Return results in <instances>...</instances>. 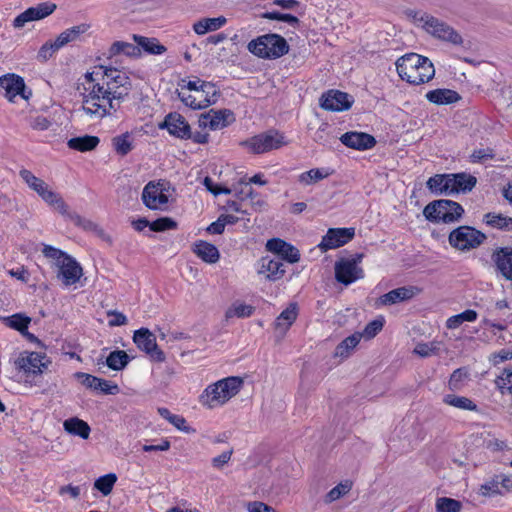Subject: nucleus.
Returning <instances> with one entry per match:
<instances>
[{"label": "nucleus", "mask_w": 512, "mask_h": 512, "mask_svg": "<svg viewBox=\"0 0 512 512\" xmlns=\"http://www.w3.org/2000/svg\"><path fill=\"white\" fill-rule=\"evenodd\" d=\"M406 15L434 38L454 45L463 42L462 36L453 27L426 12L409 9Z\"/></svg>", "instance_id": "obj_1"}, {"label": "nucleus", "mask_w": 512, "mask_h": 512, "mask_svg": "<svg viewBox=\"0 0 512 512\" xmlns=\"http://www.w3.org/2000/svg\"><path fill=\"white\" fill-rule=\"evenodd\" d=\"M247 49L258 58L274 60L286 55L290 46L283 36L267 33L251 40Z\"/></svg>", "instance_id": "obj_2"}, {"label": "nucleus", "mask_w": 512, "mask_h": 512, "mask_svg": "<svg viewBox=\"0 0 512 512\" xmlns=\"http://www.w3.org/2000/svg\"><path fill=\"white\" fill-rule=\"evenodd\" d=\"M243 380L240 377L231 376L209 385L200 396V402L209 408L223 405L241 389Z\"/></svg>", "instance_id": "obj_3"}, {"label": "nucleus", "mask_w": 512, "mask_h": 512, "mask_svg": "<svg viewBox=\"0 0 512 512\" xmlns=\"http://www.w3.org/2000/svg\"><path fill=\"white\" fill-rule=\"evenodd\" d=\"M463 214L464 208L458 202L448 199L434 200L423 210L425 218L432 223H455L462 218Z\"/></svg>", "instance_id": "obj_4"}, {"label": "nucleus", "mask_w": 512, "mask_h": 512, "mask_svg": "<svg viewBox=\"0 0 512 512\" xmlns=\"http://www.w3.org/2000/svg\"><path fill=\"white\" fill-rule=\"evenodd\" d=\"M486 235L471 226H460L449 234V244L460 251H469L479 247L486 240Z\"/></svg>", "instance_id": "obj_5"}, {"label": "nucleus", "mask_w": 512, "mask_h": 512, "mask_svg": "<svg viewBox=\"0 0 512 512\" xmlns=\"http://www.w3.org/2000/svg\"><path fill=\"white\" fill-rule=\"evenodd\" d=\"M46 358L44 354L38 352H30L25 356H21L17 360V365L20 370L25 373L24 382L30 385H38V377L42 374L43 369L47 368V362H43Z\"/></svg>", "instance_id": "obj_6"}, {"label": "nucleus", "mask_w": 512, "mask_h": 512, "mask_svg": "<svg viewBox=\"0 0 512 512\" xmlns=\"http://www.w3.org/2000/svg\"><path fill=\"white\" fill-rule=\"evenodd\" d=\"M253 153L262 154L278 149L285 144L284 136L276 130H269L251 137L244 143Z\"/></svg>", "instance_id": "obj_7"}, {"label": "nucleus", "mask_w": 512, "mask_h": 512, "mask_svg": "<svg viewBox=\"0 0 512 512\" xmlns=\"http://www.w3.org/2000/svg\"><path fill=\"white\" fill-rule=\"evenodd\" d=\"M133 341L136 346L155 362H164L166 357L164 352L159 349L155 335L147 328L136 330L133 335Z\"/></svg>", "instance_id": "obj_8"}, {"label": "nucleus", "mask_w": 512, "mask_h": 512, "mask_svg": "<svg viewBox=\"0 0 512 512\" xmlns=\"http://www.w3.org/2000/svg\"><path fill=\"white\" fill-rule=\"evenodd\" d=\"M354 98L346 92L331 89L320 98V107L327 111H345L351 108Z\"/></svg>", "instance_id": "obj_9"}, {"label": "nucleus", "mask_w": 512, "mask_h": 512, "mask_svg": "<svg viewBox=\"0 0 512 512\" xmlns=\"http://www.w3.org/2000/svg\"><path fill=\"white\" fill-rule=\"evenodd\" d=\"M334 269L336 280L345 286L364 277L363 269L358 267L355 259H341L335 263Z\"/></svg>", "instance_id": "obj_10"}, {"label": "nucleus", "mask_w": 512, "mask_h": 512, "mask_svg": "<svg viewBox=\"0 0 512 512\" xmlns=\"http://www.w3.org/2000/svg\"><path fill=\"white\" fill-rule=\"evenodd\" d=\"M235 121L234 113L229 109L214 110L202 114L199 118V126L218 130L227 127Z\"/></svg>", "instance_id": "obj_11"}, {"label": "nucleus", "mask_w": 512, "mask_h": 512, "mask_svg": "<svg viewBox=\"0 0 512 512\" xmlns=\"http://www.w3.org/2000/svg\"><path fill=\"white\" fill-rule=\"evenodd\" d=\"M56 9V4L51 2H43L34 7H30L26 9L24 12L20 13L13 20V27L16 29L22 28L26 23L36 20H41L50 14H52Z\"/></svg>", "instance_id": "obj_12"}, {"label": "nucleus", "mask_w": 512, "mask_h": 512, "mask_svg": "<svg viewBox=\"0 0 512 512\" xmlns=\"http://www.w3.org/2000/svg\"><path fill=\"white\" fill-rule=\"evenodd\" d=\"M495 272L507 281L512 282V247H498L491 254Z\"/></svg>", "instance_id": "obj_13"}, {"label": "nucleus", "mask_w": 512, "mask_h": 512, "mask_svg": "<svg viewBox=\"0 0 512 512\" xmlns=\"http://www.w3.org/2000/svg\"><path fill=\"white\" fill-rule=\"evenodd\" d=\"M354 236V228H329L326 235L323 236L319 247L323 251L335 249L347 244Z\"/></svg>", "instance_id": "obj_14"}, {"label": "nucleus", "mask_w": 512, "mask_h": 512, "mask_svg": "<svg viewBox=\"0 0 512 512\" xmlns=\"http://www.w3.org/2000/svg\"><path fill=\"white\" fill-rule=\"evenodd\" d=\"M159 128L167 129L169 134L179 139H188L191 136L189 123L177 112L166 115L164 121L159 124Z\"/></svg>", "instance_id": "obj_15"}, {"label": "nucleus", "mask_w": 512, "mask_h": 512, "mask_svg": "<svg viewBox=\"0 0 512 512\" xmlns=\"http://www.w3.org/2000/svg\"><path fill=\"white\" fill-rule=\"evenodd\" d=\"M165 187L163 183H147L142 192L143 203L149 209L156 210L168 203V196L164 193Z\"/></svg>", "instance_id": "obj_16"}, {"label": "nucleus", "mask_w": 512, "mask_h": 512, "mask_svg": "<svg viewBox=\"0 0 512 512\" xmlns=\"http://www.w3.org/2000/svg\"><path fill=\"white\" fill-rule=\"evenodd\" d=\"M24 89L25 82L22 77L10 73L0 77V94L10 102H13L17 95L27 98L24 94Z\"/></svg>", "instance_id": "obj_17"}, {"label": "nucleus", "mask_w": 512, "mask_h": 512, "mask_svg": "<svg viewBox=\"0 0 512 512\" xmlns=\"http://www.w3.org/2000/svg\"><path fill=\"white\" fill-rule=\"evenodd\" d=\"M422 289L417 286H403L383 294L378 299V304L383 306H391L401 302L408 301L419 295Z\"/></svg>", "instance_id": "obj_18"}, {"label": "nucleus", "mask_w": 512, "mask_h": 512, "mask_svg": "<svg viewBox=\"0 0 512 512\" xmlns=\"http://www.w3.org/2000/svg\"><path fill=\"white\" fill-rule=\"evenodd\" d=\"M99 95H83L81 110L91 118L101 119L111 115L112 108Z\"/></svg>", "instance_id": "obj_19"}, {"label": "nucleus", "mask_w": 512, "mask_h": 512, "mask_svg": "<svg viewBox=\"0 0 512 512\" xmlns=\"http://www.w3.org/2000/svg\"><path fill=\"white\" fill-rule=\"evenodd\" d=\"M340 141L348 148L355 150H368L376 145V139L365 132L349 131L340 137Z\"/></svg>", "instance_id": "obj_20"}, {"label": "nucleus", "mask_w": 512, "mask_h": 512, "mask_svg": "<svg viewBox=\"0 0 512 512\" xmlns=\"http://www.w3.org/2000/svg\"><path fill=\"white\" fill-rule=\"evenodd\" d=\"M83 274L80 264L70 256L62 265L57 269V277L61 279L64 286L74 285L79 281Z\"/></svg>", "instance_id": "obj_21"}, {"label": "nucleus", "mask_w": 512, "mask_h": 512, "mask_svg": "<svg viewBox=\"0 0 512 512\" xmlns=\"http://www.w3.org/2000/svg\"><path fill=\"white\" fill-rule=\"evenodd\" d=\"M427 59V57L416 53H409L400 57L396 61L398 75L402 80H406L408 78V74H415V69L422 65V63H426Z\"/></svg>", "instance_id": "obj_22"}, {"label": "nucleus", "mask_w": 512, "mask_h": 512, "mask_svg": "<svg viewBox=\"0 0 512 512\" xmlns=\"http://www.w3.org/2000/svg\"><path fill=\"white\" fill-rule=\"evenodd\" d=\"M19 175L28 187L35 191L43 201L46 202V200L52 197L53 191L49 189L48 184L44 180L36 177L31 171L21 169Z\"/></svg>", "instance_id": "obj_23"}, {"label": "nucleus", "mask_w": 512, "mask_h": 512, "mask_svg": "<svg viewBox=\"0 0 512 512\" xmlns=\"http://www.w3.org/2000/svg\"><path fill=\"white\" fill-rule=\"evenodd\" d=\"M298 315V306L296 303H290L283 310L275 321V330L279 337H283L291 325L295 322Z\"/></svg>", "instance_id": "obj_24"}, {"label": "nucleus", "mask_w": 512, "mask_h": 512, "mask_svg": "<svg viewBox=\"0 0 512 512\" xmlns=\"http://www.w3.org/2000/svg\"><path fill=\"white\" fill-rule=\"evenodd\" d=\"M450 177V174H436L427 180V188L435 195H451Z\"/></svg>", "instance_id": "obj_25"}, {"label": "nucleus", "mask_w": 512, "mask_h": 512, "mask_svg": "<svg viewBox=\"0 0 512 512\" xmlns=\"http://www.w3.org/2000/svg\"><path fill=\"white\" fill-rule=\"evenodd\" d=\"M452 189H451V195L458 194L460 192L466 193L471 191L476 183L477 179L476 177L466 174V173H456V174H450Z\"/></svg>", "instance_id": "obj_26"}, {"label": "nucleus", "mask_w": 512, "mask_h": 512, "mask_svg": "<svg viewBox=\"0 0 512 512\" xmlns=\"http://www.w3.org/2000/svg\"><path fill=\"white\" fill-rule=\"evenodd\" d=\"M193 252L206 263H216L220 258L217 247L206 241L199 240L194 244Z\"/></svg>", "instance_id": "obj_27"}, {"label": "nucleus", "mask_w": 512, "mask_h": 512, "mask_svg": "<svg viewBox=\"0 0 512 512\" xmlns=\"http://www.w3.org/2000/svg\"><path fill=\"white\" fill-rule=\"evenodd\" d=\"M460 95L451 89H435L426 94V99L437 105H448L460 100Z\"/></svg>", "instance_id": "obj_28"}, {"label": "nucleus", "mask_w": 512, "mask_h": 512, "mask_svg": "<svg viewBox=\"0 0 512 512\" xmlns=\"http://www.w3.org/2000/svg\"><path fill=\"white\" fill-rule=\"evenodd\" d=\"M103 70V78L106 79V82L110 86H118L117 88H125L132 89V83L130 78L126 75V73L117 70L116 68H104L100 67Z\"/></svg>", "instance_id": "obj_29"}, {"label": "nucleus", "mask_w": 512, "mask_h": 512, "mask_svg": "<svg viewBox=\"0 0 512 512\" xmlns=\"http://www.w3.org/2000/svg\"><path fill=\"white\" fill-rule=\"evenodd\" d=\"M414 73L415 74L411 75L408 74L406 81L414 85H420L429 82L434 77L435 68L433 63L427 59L426 63H422V65L418 66Z\"/></svg>", "instance_id": "obj_30"}, {"label": "nucleus", "mask_w": 512, "mask_h": 512, "mask_svg": "<svg viewBox=\"0 0 512 512\" xmlns=\"http://www.w3.org/2000/svg\"><path fill=\"white\" fill-rule=\"evenodd\" d=\"M267 272V278L269 280L275 281L283 277L285 270L283 269V263L281 259L274 258L270 259L268 257H264L261 259V269L259 273Z\"/></svg>", "instance_id": "obj_31"}, {"label": "nucleus", "mask_w": 512, "mask_h": 512, "mask_svg": "<svg viewBox=\"0 0 512 512\" xmlns=\"http://www.w3.org/2000/svg\"><path fill=\"white\" fill-rule=\"evenodd\" d=\"M63 427L67 433L82 439H88L91 431L88 423L78 417L66 419L63 422Z\"/></svg>", "instance_id": "obj_32"}, {"label": "nucleus", "mask_w": 512, "mask_h": 512, "mask_svg": "<svg viewBox=\"0 0 512 512\" xmlns=\"http://www.w3.org/2000/svg\"><path fill=\"white\" fill-rule=\"evenodd\" d=\"M483 221L491 228L505 232L512 231V217L505 216L501 213L489 212L484 215Z\"/></svg>", "instance_id": "obj_33"}, {"label": "nucleus", "mask_w": 512, "mask_h": 512, "mask_svg": "<svg viewBox=\"0 0 512 512\" xmlns=\"http://www.w3.org/2000/svg\"><path fill=\"white\" fill-rule=\"evenodd\" d=\"M100 140L97 136L84 135L81 137H74L68 140L67 145L70 149L80 152H88L94 150Z\"/></svg>", "instance_id": "obj_34"}, {"label": "nucleus", "mask_w": 512, "mask_h": 512, "mask_svg": "<svg viewBox=\"0 0 512 512\" xmlns=\"http://www.w3.org/2000/svg\"><path fill=\"white\" fill-rule=\"evenodd\" d=\"M120 54L133 58H138L141 56V50L137 45H134L132 43L116 41L110 46L108 50V57L112 58Z\"/></svg>", "instance_id": "obj_35"}, {"label": "nucleus", "mask_w": 512, "mask_h": 512, "mask_svg": "<svg viewBox=\"0 0 512 512\" xmlns=\"http://www.w3.org/2000/svg\"><path fill=\"white\" fill-rule=\"evenodd\" d=\"M85 91L87 93H84L83 95H99L101 96L103 102H107L108 107L113 109V112H116L120 105L119 103H111V99L109 98L108 91H110L112 88L110 85L107 84H100V83H92L90 86H85Z\"/></svg>", "instance_id": "obj_36"}, {"label": "nucleus", "mask_w": 512, "mask_h": 512, "mask_svg": "<svg viewBox=\"0 0 512 512\" xmlns=\"http://www.w3.org/2000/svg\"><path fill=\"white\" fill-rule=\"evenodd\" d=\"M137 46L145 52L153 55H160L166 51V47L159 43L155 38H148L140 35H133Z\"/></svg>", "instance_id": "obj_37"}, {"label": "nucleus", "mask_w": 512, "mask_h": 512, "mask_svg": "<svg viewBox=\"0 0 512 512\" xmlns=\"http://www.w3.org/2000/svg\"><path fill=\"white\" fill-rule=\"evenodd\" d=\"M361 338L362 334H360V332H356L346 337L336 346L334 355L336 357L347 358L353 349L359 344Z\"/></svg>", "instance_id": "obj_38"}, {"label": "nucleus", "mask_w": 512, "mask_h": 512, "mask_svg": "<svg viewBox=\"0 0 512 512\" xmlns=\"http://www.w3.org/2000/svg\"><path fill=\"white\" fill-rule=\"evenodd\" d=\"M226 23V18L223 16L217 18H203L193 25L196 34L203 35L209 31H215L221 28Z\"/></svg>", "instance_id": "obj_39"}, {"label": "nucleus", "mask_w": 512, "mask_h": 512, "mask_svg": "<svg viewBox=\"0 0 512 512\" xmlns=\"http://www.w3.org/2000/svg\"><path fill=\"white\" fill-rule=\"evenodd\" d=\"M86 30L87 26L85 24L66 29L56 38V48H62L68 43L76 41Z\"/></svg>", "instance_id": "obj_40"}, {"label": "nucleus", "mask_w": 512, "mask_h": 512, "mask_svg": "<svg viewBox=\"0 0 512 512\" xmlns=\"http://www.w3.org/2000/svg\"><path fill=\"white\" fill-rule=\"evenodd\" d=\"M130 362V357L124 350H114L106 358V365L115 371L123 370Z\"/></svg>", "instance_id": "obj_41"}, {"label": "nucleus", "mask_w": 512, "mask_h": 512, "mask_svg": "<svg viewBox=\"0 0 512 512\" xmlns=\"http://www.w3.org/2000/svg\"><path fill=\"white\" fill-rule=\"evenodd\" d=\"M443 402L447 405L456 407L462 410L476 411L477 405L467 397L457 396L454 394H447L443 398Z\"/></svg>", "instance_id": "obj_42"}, {"label": "nucleus", "mask_w": 512, "mask_h": 512, "mask_svg": "<svg viewBox=\"0 0 512 512\" xmlns=\"http://www.w3.org/2000/svg\"><path fill=\"white\" fill-rule=\"evenodd\" d=\"M3 321L6 326L17 330L20 333H27L31 318L23 314L16 313L12 316L5 317Z\"/></svg>", "instance_id": "obj_43"}, {"label": "nucleus", "mask_w": 512, "mask_h": 512, "mask_svg": "<svg viewBox=\"0 0 512 512\" xmlns=\"http://www.w3.org/2000/svg\"><path fill=\"white\" fill-rule=\"evenodd\" d=\"M178 98L188 107L193 110H201L209 107L215 103V99L204 98L203 100L197 101L192 95H186L184 92L176 91Z\"/></svg>", "instance_id": "obj_44"}, {"label": "nucleus", "mask_w": 512, "mask_h": 512, "mask_svg": "<svg viewBox=\"0 0 512 512\" xmlns=\"http://www.w3.org/2000/svg\"><path fill=\"white\" fill-rule=\"evenodd\" d=\"M42 253L46 258L52 261V264L57 269L62 265V262L67 261L70 257L66 252L51 245H43Z\"/></svg>", "instance_id": "obj_45"}, {"label": "nucleus", "mask_w": 512, "mask_h": 512, "mask_svg": "<svg viewBox=\"0 0 512 512\" xmlns=\"http://www.w3.org/2000/svg\"><path fill=\"white\" fill-rule=\"evenodd\" d=\"M159 415L166 419L170 424L176 427L180 431L190 432V427L186 425V420L181 415L172 414L168 408H158Z\"/></svg>", "instance_id": "obj_46"}, {"label": "nucleus", "mask_w": 512, "mask_h": 512, "mask_svg": "<svg viewBox=\"0 0 512 512\" xmlns=\"http://www.w3.org/2000/svg\"><path fill=\"white\" fill-rule=\"evenodd\" d=\"M116 481V474L109 473L97 478L94 482V488L101 492L103 496H107L112 492Z\"/></svg>", "instance_id": "obj_47"}, {"label": "nucleus", "mask_w": 512, "mask_h": 512, "mask_svg": "<svg viewBox=\"0 0 512 512\" xmlns=\"http://www.w3.org/2000/svg\"><path fill=\"white\" fill-rule=\"evenodd\" d=\"M477 316H478V314L476 311L468 309L460 314L450 317L446 322V326L448 329H456L465 321H467V322L475 321L477 319Z\"/></svg>", "instance_id": "obj_48"}, {"label": "nucleus", "mask_w": 512, "mask_h": 512, "mask_svg": "<svg viewBox=\"0 0 512 512\" xmlns=\"http://www.w3.org/2000/svg\"><path fill=\"white\" fill-rule=\"evenodd\" d=\"M112 144L117 154L121 156L127 155L133 148L128 132L114 137Z\"/></svg>", "instance_id": "obj_49"}, {"label": "nucleus", "mask_w": 512, "mask_h": 512, "mask_svg": "<svg viewBox=\"0 0 512 512\" xmlns=\"http://www.w3.org/2000/svg\"><path fill=\"white\" fill-rule=\"evenodd\" d=\"M46 203L52 206L55 210H57L63 216L69 218L71 220V215H77L75 212H71L69 210L68 205L65 203L63 198L57 194L56 192H52V197L46 200Z\"/></svg>", "instance_id": "obj_50"}, {"label": "nucleus", "mask_w": 512, "mask_h": 512, "mask_svg": "<svg viewBox=\"0 0 512 512\" xmlns=\"http://www.w3.org/2000/svg\"><path fill=\"white\" fill-rule=\"evenodd\" d=\"M479 494L484 497L503 495L497 475L483 483L479 488Z\"/></svg>", "instance_id": "obj_51"}, {"label": "nucleus", "mask_w": 512, "mask_h": 512, "mask_svg": "<svg viewBox=\"0 0 512 512\" xmlns=\"http://www.w3.org/2000/svg\"><path fill=\"white\" fill-rule=\"evenodd\" d=\"M462 503L456 499L440 497L436 501L437 512H461Z\"/></svg>", "instance_id": "obj_52"}, {"label": "nucleus", "mask_w": 512, "mask_h": 512, "mask_svg": "<svg viewBox=\"0 0 512 512\" xmlns=\"http://www.w3.org/2000/svg\"><path fill=\"white\" fill-rule=\"evenodd\" d=\"M328 175L329 173L323 169L315 168L300 174L299 182L305 185H311L319 180L326 178Z\"/></svg>", "instance_id": "obj_53"}, {"label": "nucleus", "mask_w": 512, "mask_h": 512, "mask_svg": "<svg viewBox=\"0 0 512 512\" xmlns=\"http://www.w3.org/2000/svg\"><path fill=\"white\" fill-rule=\"evenodd\" d=\"M254 312V307L251 305L243 304V303H235L231 308L226 311V317H238L245 318L252 315Z\"/></svg>", "instance_id": "obj_54"}, {"label": "nucleus", "mask_w": 512, "mask_h": 512, "mask_svg": "<svg viewBox=\"0 0 512 512\" xmlns=\"http://www.w3.org/2000/svg\"><path fill=\"white\" fill-rule=\"evenodd\" d=\"M496 384L502 394L509 393L512 395V367L504 369L502 375L496 380Z\"/></svg>", "instance_id": "obj_55"}, {"label": "nucleus", "mask_w": 512, "mask_h": 512, "mask_svg": "<svg viewBox=\"0 0 512 512\" xmlns=\"http://www.w3.org/2000/svg\"><path fill=\"white\" fill-rule=\"evenodd\" d=\"M495 157V152L492 148H480L476 149L470 155V161L472 163H485L488 160H492Z\"/></svg>", "instance_id": "obj_56"}, {"label": "nucleus", "mask_w": 512, "mask_h": 512, "mask_svg": "<svg viewBox=\"0 0 512 512\" xmlns=\"http://www.w3.org/2000/svg\"><path fill=\"white\" fill-rule=\"evenodd\" d=\"M178 85L181 87V89H188L190 91H200L204 90L205 88H214V84L211 82L203 81L199 78L196 80H190L186 81L185 79H182Z\"/></svg>", "instance_id": "obj_57"}, {"label": "nucleus", "mask_w": 512, "mask_h": 512, "mask_svg": "<svg viewBox=\"0 0 512 512\" xmlns=\"http://www.w3.org/2000/svg\"><path fill=\"white\" fill-rule=\"evenodd\" d=\"M383 326L384 319L382 317L369 322L361 333L362 337H365L366 339L375 337L382 330Z\"/></svg>", "instance_id": "obj_58"}, {"label": "nucleus", "mask_w": 512, "mask_h": 512, "mask_svg": "<svg viewBox=\"0 0 512 512\" xmlns=\"http://www.w3.org/2000/svg\"><path fill=\"white\" fill-rule=\"evenodd\" d=\"M176 222L169 217L159 218L150 224V229L155 232H163L176 228Z\"/></svg>", "instance_id": "obj_59"}, {"label": "nucleus", "mask_w": 512, "mask_h": 512, "mask_svg": "<svg viewBox=\"0 0 512 512\" xmlns=\"http://www.w3.org/2000/svg\"><path fill=\"white\" fill-rule=\"evenodd\" d=\"M350 489L351 484L349 482L338 484L328 492L326 495V502L330 503L339 499L341 496L347 494Z\"/></svg>", "instance_id": "obj_60"}, {"label": "nucleus", "mask_w": 512, "mask_h": 512, "mask_svg": "<svg viewBox=\"0 0 512 512\" xmlns=\"http://www.w3.org/2000/svg\"><path fill=\"white\" fill-rule=\"evenodd\" d=\"M75 377L80 380L85 387L98 391L100 378L84 372H77Z\"/></svg>", "instance_id": "obj_61"}, {"label": "nucleus", "mask_w": 512, "mask_h": 512, "mask_svg": "<svg viewBox=\"0 0 512 512\" xmlns=\"http://www.w3.org/2000/svg\"><path fill=\"white\" fill-rule=\"evenodd\" d=\"M56 40L54 42H46L38 51L37 58L41 62L47 61L60 48H56Z\"/></svg>", "instance_id": "obj_62"}, {"label": "nucleus", "mask_w": 512, "mask_h": 512, "mask_svg": "<svg viewBox=\"0 0 512 512\" xmlns=\"http://www.w3.org/2000/svg\"><path fill=\"white\" fill-rule=\"evenodd\" d=\"M436 343H418L414 349V353L421 357H428L435 354L438 350Z\"/></svg>", "instance_id": "obj_63"}, {"label": "nucleus", "mask_w": 512, "mask_h": 512, "mask_svg": "<svg viewBox=\"0 0 512 512\" xmlns=\"http://www.w3.org/2000/svg\"><path fill=\"white\" fill-rule=\"evenodd\" d=\"M71 221L78 227H81L83 230L92 232L96 230L98 224L94 223L93 221L81 217L79 214L77 215H71Z\"/></svg>", "instance_id": "obj_64"}]
</instances>
